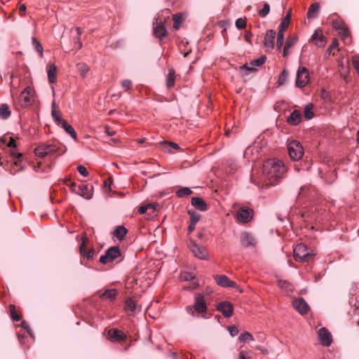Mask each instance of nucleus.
<instances>
[{
  "mask_svg": "<svg viewBox=\"0 0 359 359\" xmlns=\"http://www.w3.org/2000/svg\"><path fill=\"white\" fill-rule=\"evenodd\" d=\"M285 172L286 168L281 161L270 159L265 162L263 165L262 174L264 179L259 182H255L252 177L251 180L256 184L261 183L262 188H269L271 186H274L278 181L283 177Z\"/></svg>",
  "mask_w": 359,
  "mask_h": 359,
  "instance_id": "nucleus-1",
  "label": "nucleus"
},
{
  "mask_svg": "<svg viewBox=\"0 0 359 359\" xmlns=\"http://www.w3.org/2000/svg\"><path fill=\"white\" fill-rule=\"evenodd\" d=\"M63 149H62L61 146L59 145L58 143L55 142L54 141L50 142H44L40 144L39 146L36 147L34 149V153L36 156L39 157H44L46 155L51 154V153H59V154H64L66 151L65 147H62Z\"/></svg>",
  "mask_w": 359,
  "mask_h": 359,
  "instance_id": "nucleus-2",
  "label": "nucleus"
},
{
  "mask_svg": "<svg viewBox=\"0 0 359 359\" xmlns=\"http://www.w3.org/2000/svg\"><path fill=\"white\" fill-rule=\"evenodd\" d=\"M187 311L192 316H198V314L207 311V305L204 300V297L201 293L195 294L194 304L192 306H187Z\"/></svg>",
  "mask_w": 359,
  "mask_h": 359,
  "instance_id": "nucleus-3",
  "label": "nucleus"
},
{
  "mask_svg": "<svg viewBox=\"0 0 359 359\" xmlns=\"http://www.w3.org/2000/svg\"><path fill=\"white\" fill-rule=\"evenodd\" d=\"M313 256L311 250L302 243L294 248V258L297 262H309Z\"/></svg>",
  "mask_w": 359,
  "mask_h": 359,
  "instance_id": "nucleus-4",
  "label": "nucleus"
},
{
  "mask_svg": "<svg viewBox=\"0 0 359 359\" xmlns=\"http://www.w3.org/2000/svg\"><path fill=\"white\" fill-rule=\"evenodd\" d=\"M288 154L293 161H299L304 155V149L297 140L291 141L287 145Z\"/></svg>",
  "mask_w": 359,
  "mask_h": 359,
  "instance_id": "nucleus-5",
  "label": "nucleus"
},
{
  "mask_svg": "<svg viewBox=\"0 0 359 359\" xmlns=\"http://www.w3.org/2000/svg\"><path fill=\"white\" fill-rule=\"evenodd\" d=\"M291 19V13L288 12L283 20L278 27V32L277 34L276 47L278 51H280L281 48L284 43V32L287 28Z\"/></svg>",
  "mask_w": 359,
  "mask_h": 359,
  "instance_id": "nucleus-6",
  "label": "nucleus"
},
{
  "mask_svg": "<svg viewBox=\"0 0 359 359\" xmlns=\"http://www.w3.org/2000/svg\"><path fill=\"white\" fill-rule=\"evenodd\" d=\"M34 93V90L32 87H26L25 89L20 93L18 97L19 104L22 107H27L31 105L33 102Z\"/></svg>",
  "mask_w": 359,
  "mask_h": 359,
  "instance_id": "nucleus-7",
  "label": "nucleus"
},
{
  "mask_svg": "<svg viewBox=\"0 0 359 359\" xmlns=\"http://www.w3.org/2000/svg\"><path fill=\"white\" fill-rule=\"evenodd\" d=\"M121 256L118 246L110 247L100 258V262L102 264L111 262Z\"/></svg>",
  "mask_w": 359,
  "mask_h": 359,
  "instance_id": "nucleus-8",
  "label": "nucleus"
},
{
  "mask_svg": "<svg viewBox=\"0 0 359 359\" xmlns=\"http://www.w3.org/2000/svg\"><path fill=\"white\" fill-rule=\"evenodd\" d=\"M189 247L195 257L201 259H208V253L204 246L199 245L195 241H191Z\"/></svg>",
  "mask_w": 359,
  "mask_h": 359,
  "instance_id": "nucleus-9",
  "label": "nucleus"
},
{
  "mask_svg": "<svg viewBox=\"0 0 359 359\" xmlns=\"http://www.w3.org/2000/svg\"><path fill=\"white\" fill-rule=\"evenodd\" d=\"M309 81V74L308 69L304 67L299 68L297 73L296 86L298 88L304 87Z\"/></svg>",
  "mask_w": 359,
  "mask_h": 359,
  "instance_id": "nucleus-10",
  "label": "nucleus"
},
{
  "mask_svg": "<svg viewBox=\"0 0 359 359\" xmlns=\"http://www.w3.org/2000/svg\"><path fill=\"white\" fill-rule=\"evenodd\" d=\"M253 216V210L248 207H241L236 212L238 220L242 223L249 222Z\"/></svg>",
  "mask_w": 359,
  "mask_h": 359,
  "instance_id": "nucleus-11",
  "label": "nucleus"
},
{
  "mask_svg": "<svg viewBox=\"0 0 359 359\" xmlns=\"http://www.w3.org/2000/svg\"><path fill=\"white\" fill-rule=\"evenodd\" d=\"M214 279L219 286L234 287L238 289L241 293L243 292L242 289L238 288L237 284L234 281L231 280L225 275H215L214 276Z\"/></svg>",
  "mask_w": 359,
  "mask_h": 359,
  "instance_id": "nucleus-12",
  "label": "nucleus"
},
{
  "mask_svg": "<svg viewBox=\"0 0 359 359\" xmlns=\"http://www.w3.org/2000/svg\"><path fill=\"white\" fill-rule=\"evenodd\" d=\"M333 27L338 31L340 36L344 39H348L350 33L346 24L338 20L333 21Z\"/></svg>",
  "mask_w": 359,
  "mask_h": 359,
  "instance_id": "nucleus-13",
  "label": "nucleus"
},
{
  "mask_svg": "<svg viewBox=\"0 0 359 359\" xmlns=\"http://www.w3.org/2000/svg\"><path fill=\"white\" fill-rule=\"evenodd\" d=\"M241 243L243 247H254L257 241L255 237L249 232H242L240 236Z\"/></svg>",
  "mask_w": 359,
  "mask_h": 359,
  "instance_id": "nucleus-14",
  "label": "nucleus"
},
{
  "mask_svg": "<svg viewBox=\"0 0 359 359\" xmlns=\"http://www.w3.org/2000/svg\"><path fill=\"white\" fill-rule=\"evenodd\" d=\"M107 337L112 342H122L126 340V335L117 329H111L108 331Z\"/></svg>",
  "mask_w": 359,
  "mask_h": 359,
  "instance_id": "nucleus-15",
  "label": "nucleus"
},
{
  "mask_svg": "<svg viewBox=\"0 0 359 359\" xmlns=\"http://www.w3.org/2000/svg\"><path fill=\"white\" fill-rule=\"evenodd\" d=\"M310 41L313 42L316 46L319 48L324 47L326 44V39L323 36L321 29H316L313 34Z\"/></svg>",
  "mask_w": 359,
  "mask_h": 359,
  "instance_id": "nucleus-16",
  "label": "nucleus"
},
{
  "mask_svg": "<svg viewBox=\"0 0 359 359\" xmlns=\"http://www.w3.org/2000/svg\"><path fill=\"white\" fill-rule=\"evenodd\" d=\"M82 243L80 245L79 251L81 255H82L83 257H86L87 259H91L95 253L94 249H90L88 252L86 250V245H87L88 242V238L87 237V235L86 233H83L81 236Z\"/></svg>",
  "mask_w": 359,
  "mask_h": 359,
  "instance_id": "nucleus-17",
  "label": "nucleus"
},
{
  "mask_svg": "<svg viewBox=\"0 0 359 359\" xmlns=\"http://www.w3.org/2000/svg\"><path fill=\"white\" fill-rule=\"evenodd\" d=\"M318 337L322 345L329 346L332 344V335L326 328L322 327L319 330Z\"/></svg>",
  "mask_w": 359,
  "mask_h": 359,
  "instance_id": "nucleus-18",
  "label": "nucleus"
},
{
  "mask_svg": "<svg viewBox=\"0 0 359 359\" xmlns=\"http://www.w3.org/2000/svg\"><path fill=\"white\" fill-rule=\"evenodd\" d=\"M217 310L220 311L224 316L229 318L233 314V308L229 302H222L217 305Z\"/></svg>",
  "mask_w": 359,
  "mask_h": 359,
  "instance_id": "nucleus-19",
  "label": "nucleus"
},
{
  "mask_svg": "<svg viewBox=\"0 0 359 359\" xmlns=\"http://www.w3.org/2000/svg\"><path fill=\"white\" fill-rule=\"evenodd\" d=\"M276 36V32L273 29L266 31L264 39V46L266 48L272 50L274 48L273 40Z\"/></svg>",
  "mask_w": 359,
  "mask_h": 359,
  "instance_id": "nucleus-20",
  "label": "nucleus"
},
{
  "mask_svg": "<svg viewBox=\"0 0 359 359\" xmlns=\"http://www.w3.org/2000/svg\"><path fill=\"white\" fill-rule=\"evenodd\" d=\"M292 305L301 314L303 315L308 313L309 306L303 298L294 300Z\"/></svg>",
  "mask_w": 359,
  "mask_h": 359,
  "instance_id": "nucleus-21",
  "label": "nucleus"
},
{
  "mask_svg": "<svg viewBox=\"0 0 359 359\" xmlns=\"http://www.w3.org/2000/svg\"><path fill=\"white\" fill-rule=\"evenodd\" d=\"M97 293L101 299L112 302L116 299L118 291L116 289H107L103 292L99 291Z\"/></svg>",
  "mask_w": 359,
  "mask_h": 359,
  "instance_id": "nucleus-22",
  "label": "nucleus"
},
{
  "mask_svg": "<svg viewBox=\"0 0 359 359\" xmlns=\"http://www.w3.org/2000/svg\"><path fill=\"white\" fill-rule=\"evenodd\" d=\"M315 192V190L311 187L304 186L300 188V191L297 196L298 200H303L306 198H309L313 196V193Z\"/></svg>",
  "mask_w": 359,
  "mask_h": 359,
  "instance_id": "nucleus-23",
  "label": "nucleus"
},
{
  "mask_svg": "<svg viewBox=\"0 0 359 359\" xmlns=\"http://www.w3.org/2000/svg\"><path fill=\"white\" fill-rule=\"evenodd\" d=\"M287 121L289 124L297 126L302 121V112L299 110H294L287 117Z\"/></svg>",
  "mask_w": 359,
  "mask_h": 359,
  "instance_id": "nucleus-24",
  "label": "nucleus"
},
{
  "mask_svg": "<svg viewBox=\"0 0 359 359\" xmlns=\"http://www.w3.org/2000/svg\"><path fill=\"white\" fill-rule=\"evenodd\" d=\"M191 203L194 208L201 211H205L208 209V205L202 198L193 197L191 200Z\"/></svg>",
  "mask_w": 359,
  "mask_h": 359,
  "instance_id": "nucleus-25",
  "label": "nucleus"
},
{
  "mask_svg": "<svg viewBox=\"0 0 359 359\" xmlns=\"http://www.w3.org/2000/svg\"><path fill=\"white\" fill-rule=\"evenodd\" d=\"M154 34L156 38H158L160 39L167 36V30L165 26L161 22H157L154 26Z\"/></svg>",
  "mask_w": 359,
  "mask_h": 359,
  "instance_id": "nucleus-26",
  "label": "nucleus"
},
{
  "mask_svg": "<svg viewBox=\"0 0 359 359\" xmlns=\"http://www.w3.org/2000/svg\"><path fill=\"white\" fill-rule=\"evenodd\" d=\"M136 309L137 305L135 301L131 298L128 299L125 303V310L128 314L131 316L134 315L136 312Z\"/></svg>",
  "mask_w": 359,
  "mask_h": 359,
  "instance_id": "nucleus-27",
  "label": "nucleus"
},
{
  "mask_svg": "<svg viewBox=\"0 0 359 359\" xmlns=\"http://www.w3.org/2000/svg\"><path fill=\"white\" fill-rule=\"evenodd\" d=\"M91 188H92V187H90V188L88 187V185H86V184L81 185L79 187L78 194L86 199H90L92 198V195H93L92 191H91Z\"/></svg>",
  "mask_w": 359,
  "mask_h": 359,
  "instance_id": "nucleus-28",
  "label": "nucleus"
},
{
  "mask_svg": "<svg viewBox=\"0 0 359 359\" xmlns=\"http://www.w3.org/2000/svg\"><path fill=\"white\" fill-rule=\"evenodd\" d=\"M57 125L61 126L72 138L76 139V133L74 129L65 120L61 121L60 124Z\"/></svg>",
  "mask_w": 359,
  "mask_h": 359,
  "instance_id": "nucleus-29",
  "label": "nucleus"
},
{
  "mask_svg": "<svg viewBox=\"0 0 359 359\" xmlns=\"http://www.w3.org/2000/svg\"><path fill=\"white\" fill-rule=\"evenodd\" d=\"M57 67L54 64H50L48 67V78L50 83H53L56 81Z\"/></svg>",
  "mask_w": 359,
  "mask_h": 359,
  "instance_id": "nucleus-30",
  "label": "nucleus"
},
{
  "mask_svg": "<svg viewBox=\"0 0 359 359\" xmlns=\"http://www.w3.org/2000/svg\"><path fill=\"white\" fill-rule=\"evenodd\" d=\"M175 71L173 68L169 69L168 74L166 77V86L168 88H172L175 85Z\"/></svg>",
  "mask_w": 359,
  "mask_h": 359,
  "instance_id": "nucleus-31",
  "label": "nucleus"
},
{
  "mask_svg": "<svg viewBox=\"0 0 359 359\" xmlns=\"http://www.w3.org/2000/svg\"><path fill=\"white\" fill-rule=\"evenodd\" d=\"M320 6L318 3H314L310 6L307 12V17L309 18H313L317 17Z\"/></svg>",
  "mask_w": 359,
  "mask_h": 359,
  "instance_id": "nucleus-32",
  "label": "nucleus"
},
{
  "mask_svg": "<svg viewBox=\"0 0 359 359\" xmlns=\"http://www.w3.org/2000/svg\"><path fill=\"white\" fill-rule=\"evenodd\" d=\"M11 114L10 108L7 104H0V117L3 119H7Z\"/></svg>",
  "mask_w": 359,
  "mask_h": 359,
  "instance_id": "nucleus-33",
  "label": "nucleus"
},
{
  "mask_svg": "<svg viewBox=\"0 0 359 359\" xmlns=\"http://www.w3.org/2000/svg\"><path fill=\"white\" fill-rule=\"evenodd\" d=\"M127 229L123 226H118L114 231V235L118 240L122 241L127 233Z\"/></svg>",
  "mask_w": 359,
  "mask_h": 359,
  "instance_id": "nucleus-34",
  "label": "nucleus"
},
{
  "mask_svg": "<svg viewBox=\"0 0 359 359\" xmlns=\"http://www.w3.org/2000/svg\"><path fill=\"white\" fill-rule=\"evenodd\" d=\"M278 285L285 292H291L293 290V286L287 280H278Z\"/></svg>",
  "mask_w": 359,
  "mask_h": 359,
  "instance_id": "nucleus-35",
  "label": "nucleus"
},
{
  "mask_svg": "<svg viewBox=\"0 0 359 359\" xmlns=\"http://www.w3.org/2000/svg\"><path fill=\"white\" fill-rule=\"evenodd\" d=\"M11 317L13 321H19L22 318V316L18 313L14 304H10L8 306Z\"/></svg>",
  "mask_w": 359,
  "mask_h": 359,
  "instance_id": "nucleus-36",
  "label": "nucleus"
},
{
  "mask_svg": "<svg viewBox=\"0 0 359 359\" xmlns=\"http://www.w3.org/2000/svg\"><path fill=\"white\" fill-rule=\"evenodd\" d=\"M174 24H173V28L176 30L179 29L181 25V23L183 22V16L181 13H177L173 15L172 18Z\"/></svg>",
  "mask_w": 359,
  "mask_h": 359,
  "instance_id": "nucleus-37",
  "label": "nucleus"
},
{
  "mask_svg": "<svg viewBox=\"0 0 359 359\" xmlns=\"http://www.w3.org/2000/svg\"><path fill=\"white\" fill-rule=\"evenodd\" d=\"M193 194L192 190L188 187H182L176 191V196L179 198H182L186 196H189Z\"/></svg>",
  "mask_w": 359,
  "mask_h": 359,
  "instance_id": "nucleus-38",
  "label": "nucleus"
},
{
  "mask_svg": "<svg viewBox=\"0 0 359 359\" xmlns=\"http://www.w3.org/2000/svg\"><path fill=\"white\" fill-rule=\"evenodd\" d=\"M10 155L14 158V163L16 165H18V163L22 161L21 158L22 157V154L17 152L16 148H11Z\"/></svg>",
  "mask_w": 359,
  "mask_h": 359,
  "instance_id": "nucleus-39",
  "label": "nucleus"
},
{
  "mask_svg": "<svg viewBox=\"0 0 359 359\" xmlns=\"http://www.w3.org/2000/svg\"><path fill=\"white\" fill-rule=\"evenodd\" d=\"M51 113H52V116H53L55 121L57 122V124H60L61 121L64 120V119H62L61 118L60 111L56 110L55 102H53V104H52V111H51Z\"/></svg>",
  "mask_w": 359,
  "mask_h": 359,
  "instance_id": "nucleus-40",
  "label": "nucleus"
},
{
  "mask_svg": "<svg viewBox=\"0 0 359 359\" xmlns=\"http://www.w3.org/2000/svg\"><path fill=\"white\" fill-rule=\"evenodd\" d=\"M76 67L82 77H84L89 70L88 67L84 63H79Z\"/></svg>",
  "mask_w": 359,
  "mask_h": 359,
  "instance_id": "nucleus-41",
  "label": "nucleus"
},
{
  "mask_svg": "<svg viewBox=\"0 0 359 359\" xmlns=\"http://www.w3.org/2000/svg\"><path fill=\"white\" fill-rule=\"evenodd\" d=\"M188 213L191 217V222L196 224L201 219V215L197 213L195 210H189Z\"/></svg>",
  "mask_w": 359,
  "mask_h": 359,
  "instance_id": "nucleus-42",
  "label": "nucleus"
},
{
  "mask_svg": "<svg viewBox=\"0 0 359 359\" xmlns=\"http://www.w3.org/2000/svg\"><path fill=\"white\" fill-rule=\"evenodd\" d=\"M32 43H33V46H34L36 51L37 53H39L40 54V55H42L43 50V47H42L41 43L35 37H33L32 38Z\"/></svg>",
  "mask_w": 359,
  "mask_h": 359,
  "instance_id": "nucleus-43",
  "label": "nucleus"
},
{
  "mask_svg": "<svg viewBox=\"0 0 359 359\" xmlns=\"http://www.w3.org/2000/svg\"><path fill=\"white\" fill-rule=\"evenodd\" d=\"M265 60H266V57L264 55H262L260 57H259L258 59L252 60L250 62V65L253 66L254 67H260L264 63Z\"/></svg>",
  "mask_w": 359,
  "mask_h": 359,
  "instance_id": "nucleus-44",
  "label": "nucleus"
},
{
  "mask_svg": "<svg viewBox=\"0 0 359 359\" xmlns=\"http://www.w3.org/2000/svg\"><path fill=\"white\" fill-rule=\"evenodd\" d=\"M238 339L241 342H245L249 340H254V338L248 332H245L239 336Z\"/></svg>",
  "mask_w": 359,
  "mask_h": 359,
  "instance_id": "nucleus-45",
  "label": "nucleus"
},
{
  "mask_svg": "<svg viewBox=\"0 0 359 359\" xmlns=\"http://www.w3.org/2000/svg\"><path fill=\"white\" fill-rule=\"evenodd\" d=\"M297 40V39L296 36H288L286 39V43L285 45L286 46V49H290L292 48L296 43Z\"/></svg>",
  "mask_w": 359,
  "mask_h": 359,
  "instance_id": "nucleus-46",
  "label": "nucleus"
},
{
  "mask_svg": "<svg viewBox=\"0 0 359 359\" xmlns=\"http://www.w3.org/2000/svg\"><path fill=\"white\" fill-rule=\"evenodd\" d=\"M312 109L313 105L311 104L306 105L304 109V116L307 119H311L313 116Z\"/></svg>",
  "mask_w": 359,
  "mask_h": 359,
  "instance_id": "nucleus-47",
  "label": "nucleus"
},
{
  "mask_svg": "<svg viewBox=\"0 0 359 359\" xmlns=\"http://www.w3.org/2000/svg\"><path fill=\"white\" fill-rule=\"evenodd\" d=\"M163 144L164 149H166L168 152H170V147H172L176 150H179L180 149L178 144L172 142H163Z\"/></svg>",
  "mask_w": 359,
  "mask_h": 359,
  "instance_id": "nucleus-48",
  "label": "nucleus"
},
{
  "mask_svg": "<svg viewBox=\"0 0 359 359\" xmlns=\"http://www.w3.org/2000/svg\"><path fill=\"white\" fill-rule=\"evenodd\" d=\"M269 11H270L269 4L266 3L264 4L263 8L259 11V15L262 18H264L269 14Z\"/></svg>",
  "mask_w": 359,
  "mask_h": 359,
  "instance_id": "nucleus-49",
  "label": "nucleus"
},
{
  "mask_svg": "<svg viewBox=\"0 0 359 359\" xmlns=\"http://www.w3.org/2000/svg\"><path fill=\"white\" fill-rule=\"evenodd\" d=\"M301 217L305 222H311L312 219H316L314 214L310 212H303L302 213Z\"/></svg>",
  "mask_w": 359,
  "mask_h": 359,
  "instance_id": "nucleus-50",
  "label": "nucleus"
},
{
  "mask_svg": "<svg viewBox=\"0 0 359 359\" xmlns=\"http://www.w3.org/2000/svg\"><path fill=\"white\" fill-rule=\"evenodd\" d=\"M287 75H288V73L286 70H283L281 72V74L279 76L278 81L279 86H281L285 83V81L287 80Z\"/></svg>",
  "mask_w": 359,
  "mask_h": 359,
  "instance_id": "nucleus-51",
  "label": "nucleus"
},
{
  "mask_svg": "<svg viewBox=\"0 0 359 359\" xmlns=\"http://www.w3.org/2000/svg\"><path fill=\"white\" fill-rule=\"evenodd\" d=\"M236 26L238 29H242L246 27V20L245 18H238L236 21Z\"/></svg>",
  "mask_w": 359,
  "mask_h": 359,
  "instance_id": "nucleus-52",
  "label": "nucleus"
},
{
  "mask_svg": "<svg viewBox=\"0 0 359 359\" xmlns=\"http://www.w3.org/2000/svg\"><path fill=\"white\" fill-rule=\"evenodd\" d=\"M339 45L338 41L337 39H333L332 44L328 47L326 50L325 55H330L332 53V49L337 48Z\"/></svg>",
  "mask_w": 359,
  "mask_h": 359,
  "instance_id": "nucleus-53",
  "label": "nucleus"
},
{
  "mask_svg": "<svg viewBox=\"0 0 359 359\" xmlns=\"http://www.w3.org/2000/svg\"><path fill=\"white\" fill-rule=\"evenodd\" d=\"M77 170L83 177H87L89 175V172H88L86 168L82 165H78Z\"/></svg>",
  "mask_w": 359,
  "mask_h": 359,
  "instance_id": "nucleus-54",
  "label": "nucleus"
},
{
  "mask_svg": "<svg viewBox=\"0 0 359 359\" xmlns=\"http://www.w3.org/2000/svg\"><path fill=\"white\" fill-rule=\"evenodd\" d=\"M132 84V81L128 79H125L121 82V86L124 88L126 90L130 89Z\"/></svg>",
  "mask_w": 359,
  "mask_h": 359,
  "instance_id": "nucleus-55",
  "label": "nucleus"
},
{
  "mask_svg": "<svg viewBox=\"0 0 359 359\" xmlns=\"http://www.w3.org/2000/svg\"><path fill=\"white\" fill-rule=\"evenodd\" d=\"M352 63L354 68L359 72V56L355 55L352 57Z\"/></svg>",
  "mask_w": 359,
  "mask_h": 359,
  "instance_id": "nucleus-56",
  "label": "nucleus"
},
{
  "mask_svg": "<svg viewBox=\"0 0 359 359\" xmlns=\"http://www.w3.org/2000/svg\"><path fill=\"white\" fill-rule=\"evenodd\" d=\"M241 70H244V69H246L249 72H255L257 71V69L254 67L253 66L250 65V64H245L244 65H243L242 67H241Z\"/></svg>",
  "mask_w": 359,
  "mask_h": 359,
  "instance_id": "nucleus-57",
  "label": "nucleus"
},
{
  "mask_svg": "<svg viewBox=\"0 0 359 359\" xmlns=\"http://www.w3.org/2000/svg\"><path fill=\"white\" fill-rule=\"evenodd\" d=\"M228 330L232 337H235L238 333V329L234 325L228 327Z\"/></svg>",
  "mask_w": 359,
  "mask_h": 359,
  "instance_id": "nucleus-58",
  "label": "nucleus"
},
{
  "mask_svg": "<svg viewBox=\"0 0 359 359\" xmlns=\"http://www.w3.org/2000/svg\"><path fill=\"white\" fill-rule=\"evenodd\" d=\"M182 279L184 280H192L194 277L191 273H184L181 274Z\"/></svg>",
  "mask_w": 359,
  "mask_h": 359,
  "instance_id": "nucleus-59",
  "label": "nucleus"
},
{
  "mask_svg": "<svg viewBox=\"0 0 359 359\" xmlns=\"http://www.w3.org/2000/svg\"><path fill=\"white\" fill-rule=\"evenodd\" d=\"M7 146L11 148H16L17 144L15 143V140L13 137H11L8 143L7 144Z\"/></svg>",
  "mask_w": 359,
  "mask_h": 359,
  "instance_id": "nucleus-60",
  "label": "nucleus"
},
{
  "mask_svg": "<svg viewBox=\"0 0 359 359\" xmlns=\"http://www.w3.org/2000/svg\"><path fill=\"white\" fill-rule=\"evenodd\" d=\"M26 11V6L25 5L22 4L19 7V14L22 16L25 14Z\"/></svg>",
  "mask_w": 359,
  "mask_h": 359,
  "instance_id": "nucleus-61",
  "label": "nucleus"
},
{
  "mask_svg": "<svg viewBox=\"0 0 359 359\" xmlns=\"http://www.w3.org/2000/svg\"><path fill=\"white\" fill-rule=\"evenodd\" d=\"M148 208L147 207L146 205H142L141 207H140L139 210H138V212L140 214H144L147 211Z\"/></svg>",
  "mask_w": 359,
  "mask_h": 359,
  "instance_id": "nucleus-62",
  "label": "nucleus"
},
{
  "mask_svg": "<svg viewBox=\"0 0 359 359\" xmlns=\"http://www.w3.org/2000/svg\"><path fill=\"white\" fill-rule=\"evenodd\" d=\"M104 133H106L109 136H113L116 133L114 130H110L109 127H105Z\"/></svg>",
  "mask_w": 359,
  "mask_h": 359,
  "instance_id": "nucleus-63",
  "label": "nucleus"
},
{
  "mask_svg": "<svg viewBox=\"0 0 359 359\" xmlns=\"http://www.w3.org/2000/svg\"><path fill=\"white\" fill-rule=\"evenodd\" d=\"M75 46L78 50L82 47V43L80 41V39L76 38Z\"/></svg>",
  "mask_w": 359,
  "mask_h": 359,
  "instance_id": "nucleus-64",
  "label": "nucleus"
}]
</instances>
